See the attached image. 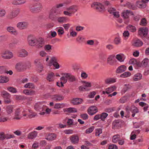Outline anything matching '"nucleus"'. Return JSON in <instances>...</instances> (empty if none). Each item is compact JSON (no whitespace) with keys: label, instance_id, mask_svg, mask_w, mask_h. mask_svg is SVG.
Returning <instances> with one entry per match:
<instances>
[{"label":"nucleus","instance_id":"1","mask_svg":"<svg viewBox=\"0 0 149 149\" xmlns=\"http://www.w3.org/2000/svg\"><path fill=\"white\" fill-rule=\"evenodd\" d=\"M28 42L29 45L31 46L36 45L37 47H42L44 43V40L41 38L38 39L31 36H29L27 38Z\"/></svg>","mask_w":149,"mask_h":149},{"label":"nucleus","instance_id":"2","mask_svg":"<svg viewBox=\"0 0 149 149\" xmlns=\"http://www.w3.org/2000/svg\"><path fill=\"white\" fill-rule=\"evenodd\" d=\"M30 11L32 13H35L40 11L42 8V4L37 3L30 5L29 7Z\"/></svg>","mask_w":149,"mask_h":149},{"label":"nucleus","instance_id":"3","mask_svg":"<svg viewBox=\"0 0 149 149\" xmlns=\"http://www.w3.org/2000/svg\"><path fill=\"white\" fill-rule=\"evenodd\" d=\"M66 10L63 11L64 14L69 16H71L74 14L77 10V7L75 5H72L66 8Z\"/></svg>","mask_w":149,"mask_h":149},{"label":"nucleus","instance_id":"4","mask_svg":"<svg viewBox=\"0 0 149 149\" xmlns=\"http://www.w3.org/2000/svg\"><path fill=\"white\" fill-rule=\"evenodd\" d=\"M1 95L3 98L4 102L6 104H9L11 102V95L7 91L3 90L1 92Z\"/></svg>","mask_w":149,"mask_h":149},{"label":"nucleus","instance_id":"5","mask_svg":"<svg viewBox=\"0 0 149 149\" xmlns=\"http://www.w3.org/2000/svg\"><path fill=\"white\" fill-rule=\"evenodd\" d=\"M46 106L44 104V102H38L36 103L34 106V109L36 111L40 112L43 111L46 109Z\"/></svg>","mask_w":149,"mask_h":149},{"label":"nucleus","instance_id":"6","mask_svg":"<svg viewBox=\"0 0 149 149\" xmlns=\"http://www.w3.org/2000/svg\"><path fill=\"white\" fill-rule=\"evenodd\" d=\"M91 6L96 9L97 11L99 12L104 11L105 10V7L101 3L98 2H94L91 5Z\"/></svg>","mask_w":149,"mask_h":149},{"label":"nucleus","instance_id":"7","mask_svg":"<svg viewBox=\"0 0 149 149\" xmlns=\"http://www.w3.org/2000/svg\"><path fill=\"white\" fill-rule=\"evenodd\" d=\"M27 67L24 63L22 62H19L17 63L16 65L15 68L17 71L19 72L24 71L25 70Z\"/></svg>","mask_w":149,"mask_h":149},{"label":"nucleus","instance_id":"8","mask_svg":"<svg viewBox=\"0 0 149 149\" xmlns=\"http://www.w3.org/2000/svg\"><path fill=\"white\" fill-rule=\"evenodd\" d=\"M49 65V66L53 65L56 69H58L60 67L59 64L57 62L56 58L54 56L51 58Z\"/></svg>","mask_w":149,"mask_h":149},{"label":"nucleus","instance_id":"9","mask_svg":"<svg viewBox=\"0 0 149 149\" xmlns=\"http://www.w3.org/2000/svg\"><path fill=\"white\" fill-rule=\"evenodd\" d=\"M20 12V10L18 8H15L13 9L11 12L8 15V17L10 19L13 18L19 14Z\"/></svg>","mask_w":149,"mask_h":149},{"label":"nucleus","instance_id":"10","mask_svg":"<svg viewBox=\"0 0 149 149\" xmlns=\"http://www.w3.org/2000/svg\"><path fill=\"white\" fill-rule=\"evenodd\" d=\"M1 57L4 59H9L13 57L12 53L8 51H5L1 54Z\"/></svg>","mask_w":149,"mask_h":149},{"label":"nucleus","instance_id":"11","mask_svg":"<svg viewBox=\"0 0 149 149\" xmlns=\"http://www.w3.org/2000/svg\"><path fill=\"white\" fill-rule=\"evenodd\" d=\"M148 29L147 27L141 28L139 29L138 33L141 36L145 37L148 33Z\"/></svg>","mask_w":149,"mask_h":149},{"label":"nucleus","instance_id":"12","mask_svg":"<svg viewBox=\"0 0 149 149\" xmlns=\"http://www.w3.org/2000/svg\"><path fill=\"white\" fill-rule=\"evenodd\" d=\"M88 113L90 116H93L97 112V107L93 106L89 107L87 110Z\"/></svg>","mask_w":149,"mask_h":149},{"label":"nucleus","instance_id":"13","mask_svg":"<svg viewBox=\"0 0 149 149\" xmlns=\"http://www.w3.org/2000/svg\"><path fill=\"white\" fill-rule=\"evenodd\" d=\"M6 30L8 32L16 36L18 34V31L13 27L7 26Z\"/></svg>","mask_w":149,"mask_h":149},{"label":"nucleus","instance_id":"14","mask_svg":"<svg viewBox=\"0 0 149 149\" xmlns=\"http://www.w3.org/2000/svg\"><path fill=\"white\" fill-rule=\"evenodd\" d=\"M28 25L27 22H21L18 23L17 24V27L20 30H22L26 28Z\"/></svg>","mask_w":149,"mask_h":149},{"label":"nucleus","instance_id":"15","mask_svg":"<svg viewBox=\"0 0 149 149\" xmlns=\"http://www.w3.org/2000/svg\"><path fill=\"white\" fill-rule=\"evenodd\" d=\"M52 98L54 101L59 102L63 100L64 97L62 95L56 94L53 95Z\"/></svg>","mask_w":149,"mask_h":149},{"label":"nucleus","instance_id":"16","mask_svg":"<svg viewBox=\"0 0 149 149\" xmlns=\"http://www.w3.org/2000/svg\"><path fill=\"white\" fill-rule=\"evenodd\" d=\"M126 110L127 111L129 112V111H131L132 113H136L139 112V110L137 107L131 106L129 107L127 106L126 108Z\"/></svg>","mask_w":149,"mask_h":149},{"label":"nucleus","instance_id":"17","mask_svg":"<svg viewBox=\"0 0 149 149\" xmlns=\"http://www.w3.org/2000/svg\"><path fill=\"white\" fill-rule=\"evenodd\" d=\"M70 140L72 143L76 144L77 143L79 142V138L77 135H73L70 136Z\"/></svg>","mask_w":149,"mask_h":149},{"label":"nucleus","instance_id":"18","mask_svg":"<svg viewBox=\"0 0 149 149\" xmlns=\"http://www.w3.org/2000/svg\"><path fill=\"white\" fill-rule=\"evenodd\" d=\"M115 56L113 55L109 56L107 59V63L109 64L113 65L115 62V60L114 59Z\"/></svg>","mask_w":149,"mask_h":149},{"label":"nucleus","instance_id":"19","mask_svg":"<svg viewBox=\"0 0 149 149\" xmlns=\"http://www.w3.org/2000/svg\"><path fill=\"white\" fill-rule=\"evenodd\" d=\"M127 68L125 65H121L118 67L116 70V72L117 73H120L125 72Z\"/></svg>","mask_w":149,"mask_h":149},{"label":"nucleus","instance_id":"20","mask_svg":"<svg viewBox=\"0 0 149 149\" xmlns=\"http://www.w3.org/2000/svg\"><path fill=\"white\" fill-rule=\"evenodd\" d=\"M20 111L21 110L19 108L17 109L16 110L15 113V117L14 118V119L19 120L22 117V116L20 115Z\"/></svg>","mask_w":149,"mask_h":149},{"label":"nucleus","instance_id":"21","mask_svg":"<svg viewBox=\"0 0 149 149\" xmlns=\"http://www.w3.org/2000/svg\"><path fill=\"white\" fill-rule=\"evenodd\" d=\"M82 101V100L80 98H74L72 100L73 104L74 105H77L81 104Z\"/></svg>","mask_w":149,"mask_h":149},{"label":"nucleus","instance_id":"22","mask_svg":"<svg viewBox=\"0 0 149 149\" xmlns=\"http://www.w3.org/2000/svg\"><path fill=\"white\" fill-rule=\"evenodd\" d=\"M37 135V132L36 131H34L30 133L28 135L27 137L29 139H33L35 138Z\"/></svg>","mask_w":149,"mask_h":149},{"label":"nucleus","instance_id":"23","mask_svg":"<svg viewBox=\"0 0 149 149\" xmlns=\"http://www.w3.org/2000/svg\"><path fill=\"white\" fill-rule=\"evenodd\" d=\"M26 2V0H13L12 3L13 4L18 5L24 3Z\"/></svg>","mask_w":149,"mask_h":149},{"label":"nucleus","instance_id":"24","mask_svg":"<svg viewBox=\"0 0 149 149\" xmlns=\"http://www.w3.org/2000/svg\"><path fill=\"white\" fill-rule=\"evenodd\" d=\"M55 75L54 73L49 74L47 77V79L49 82L53 81L54 79Z\"/></svg>","mask_w":149,"mask_h":149},{"label":"nucleus","instance_id":"25","mask_svg":"<svg viewBox=\"0 0 149 149\" xmlns=\"http://www.w3.org/2000/svg\"><path fill=\"white\" fill-rule=\"evenodd\" d=\"M35 91L32 90L25 89L23 91V93L27 95H33L35 94Z\"/></svg>","mask_w":149,"mask_h":149},{"label":"nucleus","instance_id":"26","mask_svg":"<svg viewBox=\"0 0 149 149\" xmlns=\"http://www.w3.org/2000/svg\"><path fill=\"white\" fill-rule=\"evenodd\" d=\"M28 52L24 49H22L19 53L18 56L19 57H24L28 55Z\"/></svg>","mask_w":149,"mask_h":149},{"label":"nucleus","instance_id":"27","mask_svg":"<svg viewBox=\"0 0 149 149\" xmlns=\"http://www.w3.org/2000/svg\"><path fill=\"white\" fill-rule=\"evenodd\" d=\"M130 11L127 10L124 11L122 13L121 16L124 19H127L129 17Z\"/></svg>","mask_w":149,"mask_h":149},{"label":"nucleus","instance_id":"28","mask_svg":"<svg viewBox=\"0 0 149 149\" xmlns=\"http://www.w3.org/2000/svg\"><path fill=\"white\" fill-rule=\"evenodd\" d=\"M56 135L54 133L51 134L47 136L46 139L49 141H52L55 139Z\"/></svg>","mask_w":149,"mask_h":149},{"label":"nucleus","instance_id":"29","mask_svg":"<svg viewBox=\"0 0 149 149\" xmlns=\"http://www.w3.org/2000/svg\"><path fill=\"white\" fill-rule=\"evenodd\" d=\"M143 45V42L139 39L136 40L133 44V45L136 47H141Z\"/></svg>","mask_w":149,"mask_h":149},{"label":"nucleus","instance_id":"30","mask_svg":"<svg viewBox=\"0 0 149 149\" xmlns=\"http://www.w3.org/2000/svg\"><path fill=\"white\" fill-rule=\"evenodd\" d=\"M137 6L138 7L140 8H144L146 6V5L141 1H138L136 2Z\"/></svg>","mask_w":149,"mask_h":149},{"label":"nucleus","instance_id":"31","mask_svg":"<svg viewBox=\"0 0 149 149\" xmlns=\"http://www.w3.org/2000/svg\"><path fill=\"white\" fill-rule=\"evenodd\" d=\"M116 81V79L113 78H108L105 80V83L107 84H110Z\"/></svg>","mask_w":149,"mask_h":149},{"label":"nucleus","instance_id":"32","mask_svg":"<svg viewBox=\"0 0 149 149\" xmlns=\"http://www.w3.org/2000/svg\"><path fill=\"white\" fill-rule=\"evenodd\" d=\"M141 78V73H137L134 75L133 79L135 81H137L139 80Z\"/></svg>","mask_w":149,"mask_h":149},{"label":"nucleus","instance_id":"33","mask_svg":"<svg viewBox=\"0 0 149 149\" xmlns=\"http://www.w3.org/2000/svg\"><path fill=\"white\" fill-rule=\"evenodd\" d=\"M6 111L8 114H9L13 112V107L12 105L7 106L6 109Z\"/></svg>","mask_w":149,"mask_h":149},{"label":"nucleus","instance_id":"34","mask_svg":"<svg viewBox=\"0 0 149 149\" xmlns=\"http://www.w3.org/2000/svg\"><path fill=\"white\" fill-rule=\"evenodd\" d=\"M35 63L36 66L38 68H40V72L42 70L43 67V66L41 63H40L38 60H36L35 61Z\"/></svg>","mask_w":149,"mask_h":149},{"label":"nucleus","instance_id":"35","mask_svg":"<svg viewBox=\"0 0 149 149\" xmlns=\"http://www.w3.org/2000/svg\"><path fill=\"white\" fill-rule=\"evenodd\" d=\"M9 81L8 78L6 77L1 76H0V83H6Z\"/></svg>","mask_w":149,"mask_h":149},{"label":"nucleus","instance_id":"36","mask_svg":"<svg viewBox=\"0 0 149 149\" xmlns=\"http://www.w3.org/2000/svg\"><path fill=\"white\" fill-rule=\"evenodd\" d=\"M127 28L131 32H134L136 31V28L135 27L132 25H129L127 27Z\"/></svg>","mask_w":149,"mask_h":149},{"label":"nucleus","instance_id":"37","mask_svg":"<svg viewBox=\"0 0 149 149\" xmlns=\"http://www.w3.org/2000/svg\"><path fill=\"white\" fill-rule=\"evenodd\" d=\"M65 106V104L64 103H56L55 104L54 108L56 109H58L59 108H63Z\"/></svg>","mask_w":149,"mask_h":149},{"label":"nucleus","instance_id":"38","mask_svg":"<svg viewBox=\"0 0 149 149\" xmlns=\"http://www.w3.org/2000/svg\"><path fill=\"white\" fill-rule=\"evenodd\" d=\"M120 137V135L117 134L114 135L112 137V142L113 143H116L119 140Z\"/></svg>","mask_w":149,"mask_h":149},{"label":"nucleus","instance_id":"39","mask_svg":"<svg viewBox=\"0 0 149 149\" xmlns=\"http://www.w3.org/2000/svg\"><path fill=\"white\" fill-rule=\"evenodd\" d=\"M7 90L10 92L12 93H17V89L13 87H8L7 88Z\"/></svg>","mask_w":149,"mask_h":149},{"label":"nucleus","instance_id":"40","mask_svg":"<svg viewBox=\"0 0 149 149\" xmlns=\"http://www.w3.org/2000/svg\"><path fill=\"white\" fill-rule=\"evenodd\" d=\"M66 111L70 113H73L77 112V110L74 108L70 107L67 108L66 110L65 111Z\"/></svg>","mask_w":149,"mask_h":149},{"label":"nucleus","instance_id":"41","mask_svg":"<svg viewBox=\"0 0 149 149\" xmlns=\"http://www.w3.org/2000/svg\"><path fill=\"white\" fill-rule=\"evenodd\" d=\"M131 75V74L130 72H126L121 74L120 77L122 78H127L130 76Z\"/></svg>","mask_w":149,"mask_h":149},{"label":"nucleus","instance_id":"42","mask_svg":"<svg viewBox=\"0 0 149 149\" xmlns=\"http://www.w3.org/2000/svg\"><path fill=\"white\" fill-rule=\"evenodd\" d=\"M113 91V90L111 88L109 87L106 89L105 91H103L102 92V93L103 94L105 95L106 93L108 94Z\"/></svg>","mask_w":149,"mask_h":149},{"label":"nucleus","instance_id":"43","mask_svg":"<svg viewBox=\"0 0 149 149\" xmlns=\"http://www.w3.org/2000/svg\"><path fill=\"white\" fill-rule=\"evenodd\" d=\"M25 88H29L32 89H34L35 87L34 84L31 83H29L26 84L24 86Z\"/></svg>","mask_w":149,"mask_h":149},{"label":"nucleus","instance_id":"44","mask_svg":"<svg viewBox=\"0 0 149 149\" xmlns=\"http://www.w3.org/2000/svg\"><path fill=\"white\" fill-rule=\"evenodd\" d=\"M7 70V67L5 66H0V74H2L6 73Z\"/></svg>","mask_w":149,"mask_h":149},{"label":"nucleus","instance_id":"45","mask_svg":"<svg viewBox=\"0 0 149 149\" xmlns=\"http://www.w3.org/2000/svg\"><path fill=\"white\" fill-rule=\"evenodd\" d=\"M116 58L120 62H123L124 60L123 55L117 54L116 56Z\"/></svg>","mask_w":149,"mask_h":149},{"label":"nucleus","instance_id":"46","mask_svg":"<svg viewBox=\"0 0 149 149\" xmlns=\"http://www.w3.org/2000/svg\"><path fill=\"white\" fill-rule=\"evenodd\" d=\"M60 80H61V81L60 82L61 86V87L63 86V84L66 83L67 81V79L65 78L63 76L61 77L60 78Z\"/></svg>","mask_w":149,"mask_h":149},{"label":"nucleus","instance_id":"47","mask_svg":"<svg viewBox=\"0 0 149 149\" xmlns=\"http://www.w3.org/2000/svg\"><path fill=\"white\" fill-rule=\"evenodd\" d=\"M56 31H57L59 35H63L64 33V29L62 27H60L59 28H57Z\"/></svg>","mask_w":149,"mask_h":149},{"label":"nucleus","instance_id":"48","mask_svg":"<svg viewBox=\"0 0 149 149\" xmlns=\"http://www.w3.org/2000/svg\"><path fill=\"white\" fill-rule=\"evenodd\" d=\"M120 122V121L119 120H115L112 123V125L114 127H117L119 126Z\"/></svg>","mask_w":149,"mask_h":149},{"label":"nucleus","instance_id":"49","mask_svg":"<svg viewBox=\"0 0 149 149\" xmlns=\"http://www.w3.org/2000/svg\"><path fill=\"white\" fill-rule=\"evenodd\" d=\"M51 111V109L46 108L45 110H43L42 112H40L39 114L41 115H44L46 112L47 114H49Z\"/></svg>","mask_w":149,"mask_h":149},{"label":"nucleus","instance_id":"50","mask_svg":"<svg viewBox=\"0 0 149 149\" xmlns=\"http://www.w3.org/2000/svg\"><path fill=\"white\" fill-rule=\"evenodd\" d=\"M100 115L101 120H104V119L107 117L108 114L106 113L103 112Z\"/></svg>","mask_w":149,"mask_h":149},{"label":"nucleus","instance_id":"51","mask_svg":"<svg viewBox=\"0 0 149 149\" xmlns=\"http://www.w3.org/2000/svg\"><path fill=\"white\" fill-rule=\"evenodd\" d=\"M147 21L146 18L142 19L140 23V24L142 26H146L147 24Z\"/></svg>","mask_w":149,"mask_h":149},{"label":"nucleus","instance_id":"52","mask_svg":"<svg viewBox=\"0 0 149 149\" xmlns=\"http://www.w3.org/2000/svg\"><path fill=\"white\" fill-rule=\"evenodd\" d=\"M56 16L51 10H50L49 13V18L52 20H53L56 17Z\"/></svg>","mask_w":149,"mask_h":149},{"label":"nucleus","instance_id":"53","mask_svg":"<svg viewBox=\"0 0 149 149\" xmlns=\"http://www.w3.org/2000/svg\"><path fill=\"white\" fill-rule=\"evenodd\" d=\"M129 63L131 65H137L138 63L136 60L135 58H132L130 59L129 61Z\"/></svg>","mask_w":149,"mask_h":149},{"label":"nucleus","instance_id":"54","mask_svg":"<svg viewBox=\"0 0 149 149\" xmlns=\"http://www.w3.org/2000/svg\"><path fill=\"white\" fill-rule=\"evenodd\" d=\"M94 127L93 126H92L91 127L89 128L86 129V130L85 132L86 134H90L94 130Z\"/></svg>","mask_w":149,"mask_h":149},{"label":"nucleus","instance_id":"55","mask_svg":"<svg viewBox=\"0 0 149 149\" xmlns=\"http://www.w3.org/2000/svg\"><path fill=\"white\" fill-rule=\"evenodd\" d=\"M6 14L5 10L2 8H0V17H4Z\"/></svg>","mask_w":149,"mask_h":149},{"label":"nucleus","instance_id":"56","mask_svg":"<svg viewBox=\"0 0 149 149\" xmlns=\"http://www.w3.org/2000/svg\"><path fill=\"white\" fill-rule=\"evenodd\" d=\"M95 136H99L100 134L102 132V129L100 128L97 129L95 130Z\"/></svg>","mask_w":149,"mask_h":149},{"label":"nucleus","instance_id":"57","mask_svg":"<svg viewBox=\"0 0 149 149\" xmlns=\"http://www.w3.org/2000/svg\"><path fill=\"white\" fill-rule=\"evenodd\" d=\"M53 8L56 15L61 14L62 12V10L59 8Z\"/></svg>","mask_w":149,"mask_h":149},{"label":"nucleus","instance_id":"58","mask_svg":"<svg viewBox=\"0 0 149 149\" xmlns=\"http://www.w3.org/2000/svg\"><path fill=\"white\" fill-rule=\"evenodd\" d=\"M65 18L64 17H60L57 19L58 21L60 23H63L65 21Z\"/></svg>","mask_w":149,"mask_h":149},{"label":"nucleus","instance_id":"59","mask_svg":"<svg viewBox=\"0 0 149 149\" xmlns=\"http://www.w3.org/2000/svg\"><path fill=\"white\" fill-rule=\"evenodd\" d=\"M96 94V92L95 91H92L90 92L89 94L88 95V97L89 98H93Z\"/></svg>","mask_w":149,"mask_h":149},{"label":"nucleus","instance_id":"60","mask_svg":"<svg viewBox=\"0 0 149 149\" xmlns=\"http://www.w3.org/2000/svg\"><path fill=\"white\" fill-rule=\"evenodd\" d=\"M76 78L74 76L70 75L68 79V81L70 82H74L76 81Z\"/></svg>","mask_w":149,"mask_h":149},{"label":"nucleus","instance_id":"61","mask_svg":"<svg viewBox=\"0 0 149 149\" xmlns=\"http://www.w3.org/2000/svg\"><path fill=\"white\" fill-rule=\"evenodd\" d=\"M114 42L115 44L118 45L120 43L121 39L119 37H116L114 40Z\"/></svg>","mask_w":149,"mask_h":149},{"label":"nucleus","instance_id":"62","mask_svg":"<svg viewBox=\"0 0 149 149\" xmlns=\"http://www.w3.org/2000/svg\"><path fill=\"white\" fill-rule=\"evenodd\" d=\"M64 133L66 134H71L73 133V130H66L64 131Z\"/></svg>","mask_w":149,"mask_h":149},{"label":"nucleus","instance_id":"63","mask_svg":"<svg viewBox=\"0 0 149 149\" xmlns=\"http://www.w3.org/2000/svg\"><path fill=\"white\" fill-rule=\"evenodd\" d=\"M81 117L83 120H86L88 118V116L86 113H83L80 115Z\"/></svg>","mask_w":149,"mask_h":149},{"label":"nucleus","instance_id":"64","mask_svg":"<svg viewBox=\"0 0 149 149\" xmlns=\"http://www.w3.org/2000/svg\"><path fill=\"white\" fill-rule=\"evenodd\" d=\"M38 147V143L37 141H35L33 144L32 146V148L33 149H36Z\"/></svg>","mask_w":149,"mask_h":149}]
</instances>
